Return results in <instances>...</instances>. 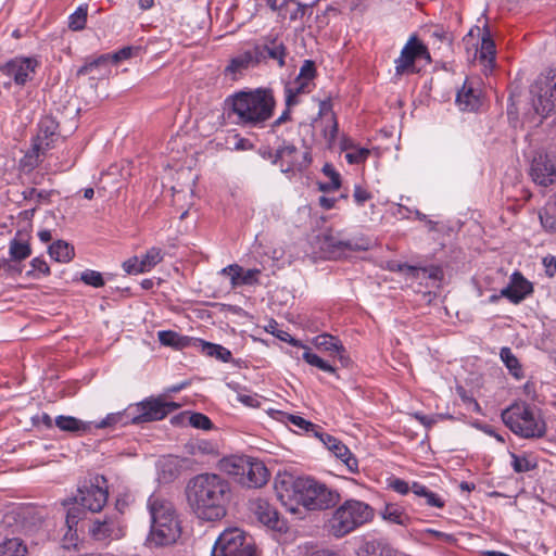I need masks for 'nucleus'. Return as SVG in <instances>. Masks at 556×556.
<instances>
[{
    "label": "nucleus",
    "instance_id": "obj_55",
    "mask_svg": "<svg viewBox=\"0 0 556 556\" xmlns=\"http://www.w3.org/2000/svg\"><path fill=\"white\" fill-rule=\"evenodd\" d=\"M135 48L132 47H125L117 52L110 54V62L112 63H118L123 60H127L134 55Z\"/></svg>",
    "mask_w": 556,
    "mask_h": 556
},
{
    "label": "nucleus",
    "instance_id": "obj_48",
    "mask_svg": "<svg viewBox=\"0 0 556 556\" xmlns=\"http://www.w3.org/2000/svg\"><path fill=\"white\" fill-rule=\"evenodd\" d=\"M328 122L329 125L323 129V135L328 146L331 147L337 139L339 127L334 114H331V118H328Z\"/></svg>",
    "mask_w": 556,
    "mask_h": 556
},
{
    "label": "nucleus",
    "instance_id": "obj_16",
    "mask_svg": "<svg viewBox=\"0 0 556 556\" xmlns=\"http://www.w3.org/2000/svg\"><path fill=\"white\" fill-rule=\"evenodd\" d=\"M249 509L258 522L271 530L281 531L285 527L279 513L274 505L265 498H254L249 503Z\"/></svg>",
    "mask_w": 556,
    "mask_h": 556
},
{
    "label": "nucleus",
    "instance_id": "obj_10",
    "mask_svg": "<svg viewBox=\"0 0 556 556\" xmlns=\"http://www.w3.org/2000/svg\"><path fill=\"white\" fill-rule=\"evenodd\" d=\"M532 105L535 113L543 118L556 110V76H540L531 86Z\"/></svg>",
    "mask_w": 556,
    "mask_h": 556
},
{
    "label": "nucleus",
    "instance_id": "obj_31",
    "mask_svg": "<svg viewBox=\"0 0 556 556\" xmlns=\"http://www.w3.org/2000/svg\"><path fill=\"white\" fill-rule=\"evenodd\" d=\"M194 345L197 346H201L202 348V351L207 355V356H212V357H215L222 362H229L231 359V352L219 345V344H214V343H210V342H205L203 340H200V339H195L194 340Z\"/></svg>",
    "mask_w": 556,
    "mask_h": 556
},
{
    "label": "nucleus",
    "instance_id": "obj_22",
    "mask_svg": "<svg viewBox=\"0 0 556 556\" xmlns=\"http://www.w3.org/2000/svg\"><path fill=\"white\" fill-rule=\"evenodd\" d=\"M220 274L230 278L232 289L241 286H253L258 282L260 269L253 268L244 270L238 264H231L220 270Z\"/></svg>",
    "mask_w": 556,
    "mask_h": 556
},
{
    "label": "nucleus",
    "instance_id": "obj_62",
    "mask_svg": "<svg viewBox=\"0 0 556 556\" xmlns=\"http://www.w3.org/2000/svg\"><path fill=\"white\" fill-rule=\"evenodd\" d=\"M426 503L429 505V506H433V507H437V508H443L444 505H445V502L434 492L432 491H429L427 494H426Z\"/></svg>",
    "mask_w": 556,
    "mask_h": 556
},
{
    "label": "nucleus",
    "instance_id": "obj_18",
    "mask_svg": "<svg viewBox=\"0 0 556 556\" xmlns=\"http://www.w3.org/2000/svg\"><path fill=\"white\" fill-rule=\"evenodd\" d=\"M533 292L532 283L527 280L520 271H515L510 276L507 287L501 290V295L513 304H519Z\"/></svg>",
    "mask_w": 556,
    "mask_h": 556
},
{
    "label": "nucleus",
    "instance_id": "obj_17",
    "mask_svg": "<svg viewBox=\"0 0 556 556\" xmlns=\"http://www.w3.org/2000/svg\"><path fill=\"white\" fill-rule=\"evenodd\" d=\"M258 64L267 60L276 61L279 67L286 65V58L288 55L287 47L278 38H266L262 45H256L253 48Z\"/></svg>",
    "mask_w": 556,
    "mask_h": 556
},
{
    "label": "nucleus",
    "instance_id": "obj_47",
    "mask_svg": "<svg viewBox=\"0 0 556 556\" xmlns=\"http://www.w3.org/2000/svg\"><path fill=\"white\" fill-rule=\"evenodd\" d=\"M286 418L288 421H290L293 426L298 427L299 429L301 430H304L306 432H314L316 437H319V431H318V427L314 424H312L311 421L300 417V416H296V415H291V414H287L286 415Z\"/></svg>",
    "mask_w": 556,
    "mask_h": 556
},
{
    "label": "nucleus",
    "instance_id": "obj_4",
    "mask_svg": "<svg viewBox=\"0 0 556 556\" xmlns=\"http://www.w3.org/2000/svg\"><path fill=\"white\" fill-rule=\"evenodd\" d=\"M151 516L150 540L157 546L176 543L181 528L174 504L160 494H152L148 500Z\"/></svg>",
    "mask_w": 556,
    "mask_h": 556
},
{
    "label": "nucleus",
    "instance_id": "obj_26",
    "mask_svg": "<svg viewBox=\"0 0 556 556\" xmlns=\"http://www.w3.org/2000/svg\"><path fill=\"white\" fill-rule=\"evenodd\" d=\"M313 344L317 350L327 352L331 356H339L341 361L343 359L345 349L337 337L329 333H321L313 339Z\"/></svg>",
    "mask_w": 556,
    "mask_h": 556
},
{
    "label": "nucleus",
    "instance_id": "obj_34",
    "mask_svg": "<svg viewBox=\"0 0 556 556\" xmlns=\"http://www.w3.org/2000/svg\"><path fill=\"white\" fill-rule=\"evenodd\" d=\"M500 357L507 367V369L509 370V372L515 378L520 379L523 377L521 364L519 363L518 358L514 355L510 348H502L500 352Z\"/></svg>",
    "mask_w": 556,
    "mask_h": 556
},
{
    "label": "nucleus",
    "instance_id": "obj_37",
    "mask_svg": "<svg viewBox=\"0 0 556 556\" xmlns=\"http://www.w3.org/2000/svg\"><path fill=\"white\" fill-rule=\"evenodd\" d=\"M249 457L242 456V457H231L226 458L222 463V468L231 476H235L237 478V481L239 482V478L241 475L244 473V467L248 462Z\"/></svg>",
    "mask_w": 556,
    "mask_h": 556
},
{
    "label": "nucleus",
    "instance_id": "obj_23",
    "mask_svg": "<svg viewBox=\"0 0 556 556\" xmlns=\"http://www.w3.org/2000/svg\"><path fill=\"white\" fill-rule=\"evenodd\" d=\"M320 249L329 256V257H339L341 254L348 250L355 251L359 250L362 247L358 244H354L351 241H345L339 238V236L334 235L332 231H326L321 235L320 239Z\"/></svg>",
    "mask_w": 556,
    "mask_h": 556
},
{
    "label": "nucleus",
    "instance_id": "obj_28",
    "mask_svg": "<svg viewBox=\"0 0 556 556\" xmlns=\"http://www.w3.org/2000/svg\"><path fill=\"white\" fill-rule=\"evenodd\" d=\"M312 90V84L300 80L298 78L294 81L286 86V104L288 109L298 103V97L303 93H308Z\"/></svg>",
    "mask_w": 556,
    "mask_h": 556
},
{
    "label": "nucleus",
    "instance_id": "obj_8",
    "mask_svg": "<svg viewBox=\"0 0 556 556\" xmlns=\"http://www.w3.org/2000/svg\"><path fill=\"white\" fill-rule=\"evenodd\" d=\"M425 60L426 63H431L430 52L426 45L416 36H412L403 47L400 56L394 61L395 76L402 77L418 73L416 63Z\"/></svg>",
    "mask_w": 556,
    "mask_h": 556
},
{
    "label": "nucleus",
    "instance_id": "obj_50",
    "mask_svg": "<svg viewBox=\"0 0 556 556\" xmlns=\"http://www.w3.org/2000/svg\"><path fill=\"white\" fill-rule=\"evenodd\" d=\"M81 280L89 286H92L94 288H100L104 286V279L101 275V273L96 270L87 269L81 274Z\"/></svg>",
    "mask_w": 556,
    "mask_h": 556
},
{
    "label": "nucleus",
    "instance_id": "obj_1",
    "mask_svg": "<svg viewBox=\"0 0 556 556\" xmlns=\"http://www.w3.org/2000/svg\"><path fill=\"white\" fill-rule=\"evenodd\" d=\"M188 506L193 515L207 522L222 520L231 500V485L217 473H200L191 478L186 486Z\"/></svg>",
    "mask_w": 556,
    "mask_h": 556
},
{
    "label": "nucleus",
    "instance_id": "obj_14",
    "mask_svg": "<svg viewBox=\"0 0 556 556\" xmlns=\"http://www.w3.org/2000/svg\"><path fill=\"white\" fill-rule=\"evenodd\" d=\"M38 65L35 58L15 56L0 65V72L11 77L15 85L23 87L33 80Z\"/></svg>",
    "mask_w": 556,
    "mask_h": 556
},
{
    "label": "nucleus",
    "instance_id": "obj_21",
    "mask_svg": "<svg viewBox=\"0 0 556 556\" xmlns=\"http://www.w3.org/2000/svg\"><path fill=\"white\" fill-rule=\"evenodd\" d=\"M59 123L52 116H43L38 125L37 143L34 149L37 154L45 153L52 147L54 137L58 136Z\"/></svg>",
    "mask_w": 556,
    "mask_h": 556
},
{
    "label": "nucleus",
    "instance_id": "obj_25",
    "mask_svg": "<svg viewBox=\"0 0 556 556\" xmlns=\"http://www.w3.org/2000/svg\"><path fill=\"white\" fill-rule=\"evenodd\" d=\"M480 93L481 91L473 87L472 81L466 79L457 92L456 104L462 111H476L481 104Z\"/></svg>",
    "mask_w": 556,
    "mask_h": 556
},
{
    "label": "nucleus",
    "instance_id": "obj_27",
    "mask_svg": "<svg viewBox=\"0 0 556 556\" xmlns=\"http://www.w3.org/2000/svg\"><path fill=\"white\" fill-rule=\"evenodd\" d=\"M110 63V54H103L99 58L87 62L85 65L78 68L77 76L90 75V78L98 79L103 77L108 72Z\"/></svg>",
    "mask_w": 556,
    "mask_h": 556
},
{
    "label": "nucleus",
    "instance_id": "obj_54",
    "mask_svg": "<svg viewBox=\"0 0 556 556\" xmlns=\"http://www.w3.org/2000/svg\"><path fill=\"white\" fill-rule=\"evenodd\" d=\"M539 218L542 227L552 233L556 232V217L548 214L546 211L540 212Z\"/></svg>",
    "mask_w": 556,
    "mask_h": 556
},
{
    "label": "nucleus",
    "instance_id": "obj_35",
    "mask_svg": "<svg viewBox=\"0 0 556 556\" xmlns=\"http://www.w3.org/2000/svg\"><path fill=\"white\" fill-rule=\"evenodd\" d=\"M27 548L18 538H12L0 543V556H26Z\"/></svg>",
    "mask_w": 556,
    "mask_h": 556
},
{
    "label": "nucleus",
    "instance_id": "obj_41",
    "mask_svg": "<svg viewBox=\"0 0 556 556\" xmlns=\"http://www.w3.org/2000/svg\"><path fill=\"white\" fill-rule=\"evenodd\" d=\"M87 15H88V5L83 4L79 5L76 11L71 14L70 21H68V27L72 30H83L86 27L87 23Z\"/></svg>",
    "mask_w": 556,
    "mask_h": 556
},
{
    "label": "nucleus",
    "instance_id": "obj_24",
    "mask_svg": "<svg viewBox=\"0 0 556 556\" xmlns=\"http://www.w3.org/2000/svg\"><path fill=\"white\" fill-rule=\"evenodd\" d=\"M319 438L326 447L331 451L337 458L341 459L346 465L351 472L358 471L357 459L341 441L328 433H320Z\"/></svg>",
    "mask_w": 556,
    "mask_h": 556
},
{
    "label": "nucleus",
    "instance_id": "obj_36",
    "mask_svg": "<svg viewBox=\"0 0 556 556\" xmlns=\"http://www.w3.org/2000/svg\"><path fill=\"white\" fill-rule=\"evenodd\" d=\"M80 507V505L75 503L72 507L67 509L66 513L65 523L67 527V532L65 534V538L70 535L71 540H73L74 536H76V527L78 525V521L83 519L84 516V511Z\"/></svg>",
    "mask_w": 556,
    "mask_h": 556
},
{
    "label": "nucleus",
    "instance_id": "obj_49",
    "mask_svg": "<svg viewBox=\"0 0 556 556\" xmlns=\"http://www.w3.org/2000/svg\"><path fill=\"white\" fill-rule=\"evenodd\" d=\"M316 75L315 63L311 60L304 61L303 65L300 68V73L298 75V79L307 81L313 85V79Z\"/></svg>",
    "mask_w": 556,
    "mask_h": 556
},
{
    "label": "nucleus",
    "instance_id": "obj_64",
    "mask_svg": "<svg viewBox=\"0 0 556 556\" xmlns=\"http://www.w3.org/2000/svg\"><path fill=\"white\" fill-rule=\"evenodd\" d=\"M410 491L418 495V496H422V497H426V494L430 491L429 489H427L425 485L418 483V482H414L412 484V489Z\"/></svg>",
    "mask_w": 556,
    "mask_h": 556
},
{
    "label": "nucleus",
    "instance_id": "obj_57",
    "mask_svg": "<svg viewBox=\"0 0 556 556\" xmlns=\"http://www.w3.org/2000/svg\"><path fill=\"white\" fill-rule=\"evenodd\" d=\"M353 198L358 205H363L366 201L371 199V194L363 187L355 186Z\"/></svg>",
    "mask_w": 556,
    "mask_h": 556
},
{
    "label": "nucleus",
    "instance_id": "obj_42",
    "mask_svg": "<svg viewBox=\"0 0 556 556\" xmlns=\"http://www.w3.org/2000/svg\"><path fill=\"white\" fill-rule=\"evenodd\" d=\"M163 261L162 250L160 248H151L144 255L140 257L143 271L151 270L154 266Z\"/></svg>",
    "mask_w": 556,
    "mask_h": 556
},
{
    "label": "nucleus",
    "instance_id": "obj_43",
    "mask_svg": "<svg viewBox=\"0 0 556 556\" xmlns=\"http://www.w3.org/2000/svg\"><path fill=\"white\" fill-rule=\"evenodd\" d=\"M495 52L496 51L494 41L491 39L489 34H484L479 50L480 60L491 64L494 62Z\"/></svg>",
    "mask_w": 556,
    "mask_h": 556
},
{
    "label": "nucleus",
    "instance_id": "obj_40",
    "mask_svg": "<svg viewBox=\"0 0 556 556\" xmlns=\"http://www.w3.org/2000/svg\"><path fill=\"white\" fill-rule=\"evenodd\" d=\"M131 416L132 410L131 407H129L125 412H119L115 414H109L98 425V428H105V427H112L116 426L118 424L121 425H127L131 422Z\"/></svg>",
    "mask_w": 556,
    "mask_h": 556
},
{
    "label": "nucleus",
    "instance_id": "obj_58",
    "mask_svg": "<svg viewBox=\"0 0 556 556\" xmlns=\"http://www.w3.org/2000/svg\"><path fill=\"white\" fill-rule=\"evenodd\" d=\"M24 199L31 200L37 199L38 202L42 200H47L49 197V192L46 191H38L35 188H29L23 192Z\"/></svg>",
    "mask_w": 556,
    "mask_h": 556
},
{
    "label": "nucleus",
    "instance_id": "obj_53",
    "mask_svg": "<svg viewBox=\"0 0 556 556\" xmlns=\"http://www.w3.org/2000/svg\"><path fill=\"white\" fill-rule=\"evenodd\" d=\"M123 268L127 274L137 275L144 273L141 266L140 257L134 256L123 263Z\"/></svg>",
    "mask_w": 556,
    "mask_h": 556
},
{
    "label": "nucleus",
    "instance_id": "obj_51",
    "mask_svg": "<svg viewBox=\"0 0 556 556\" xmlns=\"http://www.w3.org/2000/svg\"><path fill=\"white\" fill-rule=\"evenodd\" d=\"M189 424L193 428L203 429V430H208L213 427L211 419L201 413H193L189 417Z\"/></svg>",
    "mask_w": 556,
    "mask_h": 556
},
{
    "label": "nucleus",
    "instance_id": "obj_32",
    "mask_svg": "<svg viewBox=\"0 0 556 556\" xmlns=\"http://www.w3.org/2000/svg\"><path fill=\"white\" fill-rule=\"evenodd\" d=\"M342 150L346 151L345 159L350 164H361L365 162L370 153L366 148L355 147L349 139L342 141Z\"/></svg>",
    "mask_w": 556,
    "mask_h": 556
},
{
    "label": "nucleus",
    "instance_id": "obj_15",
    "mask_svg": "<svg viewBox=\"0 0 556 556\" xmlns=\"http://www.w3.org/2000/svg\"><path fill=\"white\" fill-rule=\"evenodd\" d=\"M89 534L94 541L109 543L125 535V527L117 514L105 516L103 520L96 519L89 527Z\"/></svg>",
    "mask_w": 556,
    "mask_h": 556
},
{
    "label": "nucleus",
    "instance_id": "obj_11",
    "mask_svg": "<svg viewBox=\"0 0 556 556\" xmlns=\"http://www.w3.org/2000/svg\"><path fill=\"white\" fill-rule=\"evenodd\" d=\"M311 161L307 150H299L294 144L286 141L275 151V165L279 166L285 174L303 172Z\"/></svg>",
    "mask_w": 556,
    "mask_h": 556
},
{
    "label": "nucleus",
    "instance_id": "obj_45",
    "mask_svg": "<svg viewBox=\"0 0 556 556\" xmlns=\"http://www.w3.org/2000/svg\"><path fill=\"white\" fill-rule=\"evenodd\" d=\"M323 173L330 178V182L321 185L320 190L331 191L340 188V174L333 168L332 165L325 164L323 167Z\"/></svg>",
    "mask_w": 556,
    "mask_h": 556
},
{
    "label": "nucleus",
    "instance_id": "obj_33",
    "mask_svg": "<svg viewBox=\"0 0 556 556\" xmlns=\"http://www.w3.org/2000/svg\"><path fill=\"white\" fill-rule=\"evenodd\" d=\"M49 254L56 262L66 263L74 257L75 253L74 248L70 243L58 240L49 247Z\"/></svg>",
    "mask_w": 556,
    "mask_h": 556
},
{
    "label": "nucleus",
    "instance_id": "obj_3",
    "mask_svg": "<svg viewBox=\"0 0 556 556\" xmlns=\"http://www.w3.org/2000/svg\"><path fill=\"white\" fill-rule=\"evenodd\" d=\"M226 102L237 116L236 123L243 127H262L273 116L276 105L274 93L268 88L238 91Z\"/></svg>",
    "mask_w": 556,
    "mask_h": 556
},
{
    "label": "nucleus",
    "instance_id": "obj_63",
    "mask_svg": "<svg viewBox=\"0 0 556 556\" xmlns=\"http://www.w3.org/2000/svg\"><path fill=\"white\" fill-rule=\"evenodd\" d=\"M331 114H333V112H332V103H331L330 99L320 101L319 115L323 117L328 116L329 118H331Z\"/></svg>",
    "mask_w": 556,
    "mask_h": 556
},
{
    "label": "nucleus",
    "instance_id": "obj_7",
    "mask_svg": "<svg viewBox=\"0 0 556 556\" xmlns=\"http://www.w3.org/2000/svg\"><path fill=\"white\" fill-rule=\"evenodd\" d=\"M108 485L104 476L96 475L88 482L78 488L74 501L83 508L91 511H100L108 502Z\"/></svg>",
    "mask_w": 556,
    "mask_h": 556
},
{
    "label": "nucleus",
    "instance_id": "obj_39",
    "mask_svg": "<svg viewBox=\"0 0 556 556\" xmlns=\"http://www.w3.org/2000/svg\"><path fill=\"white\" fill-rule=\"evenodd\" d=\"M9 252L13 261H23L30 256L31 249L27 241L14 238L10 241Z\"/></svg>",
    "mask_w": 556,
    "mask_h": 556
},
{
    "label": "nucleus",
    "instance_id": "obj_19",
    "mask_svg": "<svg viewBox=\"0 0 556 556\" xmlns=\"http://www.w3.org/2000/svg\"><path fill=\"white\" fill-rule=\"evenodd\" d=\"M268 478L266 466L261 460L249 457L239 483L248 488H261L267 483Z\"/></svg>",
    "mask_w": 556,
    "mask_h": 556
},
{
    "label": "nucleus",
    "instance_id": "obj_2",
    "mask_svg": "<svg viewBox=\"0 0 556 556\" xmlns=\"http://www.w3.org/2000/svg\"><path fill=\"white\" fill-rule=\"evenodd\" d=\"M275 490L281 504L293 514L299 511L300 505L308 510H325L337 506L341 500L337 490L308 477L282 478L275 482Z\"/></svg>",
    "mask_w": 556,
    "mask_h": 556
},
{
    "label": "nucleus",
    "instance_id": "obj_6",
    "mask_svg": "<svg viewBox=\"0 0 556 556\" xmlns=\"http://www.w3.org/2000/svg\"><path fill=\"white\" fill-rule=\"evenodd\" d=\"M502 420L515 434L525 439H539L546 433L545 421L526 402H515L504 409Z\"/></svg>",
    "mask_w": 556,
    "mask_h": 556
},
{
    "label": "nucleus",
    "instance_id": "obj_38",
    "mask_svg": "<svg viewBox=\"0 0 556 556\" xmlns=\"http://www.w3.org/2000/svg\"><path fill=\"white\" fill-rule=\"evenodd\" d=\"M55 426L67 432H84L87 430V426L79 419L72 416H58L55 418Z\"/></svg>",
    "mask_w": 556,
    "mask_h": 556
},
{
    "label": "nucleus",
    "instance_id": "obj_5",
    "mask_svg": "<svg viewBox=\"0 0 556 556\" xmlns=\"http://www.w3.org/2000/svg\"><path fill=\"white\" fill-rule=\"evenodd\" d=\"M374 508L358 500H346L339 505L326 522L329 534L337 539L344 538L359 527L372 520Z\"/></svg>",
    "mask_w": 556,
    "mask_h": 556
},
{
    "label": "nucleus",
    "instance_id": "obj_44",
    "mask_svg": "<svg viewBox=\"0 0 556 556\" xmlns=\"http://www.w3.org/2000/svg\"><path fill=\"white\" fill-rule=\"evenodd\" d=\"M302 358L309 365L319 368L323 371L334 374L336 369L328 362L324 361L317 354L311 352L308 348L305 349Z\"/></svg>",
    "mask_w": 556,
    "mask_h": 556
},
{
    "label": "nucleus",
    "instance_id": "obj_13",
    "mask_svg": "<svg viewBox=\"0 0 556 556\" xmlns=\"http://www.w3.org/2000/svg\"><path fill=\"white\" fill-rule=\"evenodd\" d=\"M529 175L534 184L542 187L556 184V157L544 151L535 152L530 162Z\"/></svg>",
    "mask_w": 556,
    "mask_h": 556
},
{
    "label": "nucleus",
    "instance_id": "obj_59",
    "mask_svg": "<svg viewBox=\"0 0 556 556\" xmlns=\"http://www.w3.org/2000/svg\"><path fill=\"white\" fill-rule=\"evenodd\" d=\"M413 416L426 428H431L437 422L438 418H442L441 415L427 416L421 413H415Z\"/></svg>",
    "mask_w": 556,
    "mask_h": 556
},
{
    "label": "nucleus",
    "instance_id": "obj_56",
    "mask_svg": "<svg viewBox=\"0 0 556 556\" xmlns=\"http://www.w3.org/2000/svg\"><path fill=\"white\" fill-rule=\"evenodd\" d=\"M389 486L402 495L407 494L412 489V486H409L406 481L399 478L391 479L389 482Z\"/></svg>",
    "mask_w": 556,
    "mask_h": 556
},
{
    "label": "nucleus",
    "instance_id": "obj_20",
    "mask_svg": "<svg viewBox=\"0 0 556 556\" xmlns=\"http://www.w3.org/2000/svg\"><path fill=\"white\" fill-rule=\"evenodd\" d=\"M256 65H258V61L254 50H247L231 58L224 73L226 76H230L232 80H237L249 68Z\"/></svg>",
    "mask_w": 556,
    "mask_h": 556
},
{
    "label": "nucleus",
    "instance_id": "obj_30",
    "mask_svg": "<svg viewBox=\"0 0 556 556\" xmlns=\"http://www.w3.org/2000/svg\"><path fill=\"white\" fill-rule=\"evenodd\" d=\"M511 457V467L515 472L523 473L538 468V459L532 454H516L510 453Z\"/></svg>",
    "mask_w": 556,
    "mask_h": 556
},
{
    "label": "nucleus",
    "instance_id": "obj_52",
    "mask_svg": "<svg viewBox=\"0 0 556 556\" xmlns=\"http://www.w3.org/2000/svg\"><path fill=\"white\" fill-rule=\"evenodd\" d=\"M159 341L166 346H179L180 334L172 330H163L157 333Z\"/></svg>",
    "mask_w": 556,
    "mask_h": 556
},
{
    "label": "nucleus",
    "instance_id": "obj_61",
    "mask_svg": "<svg viewBox=\"0 0 556 556\" xmlns=\"http://www.w3.org/2000/svg\"><path fill=\"white\" fill-rule=\"evenodd\" d=\"M30 265L35 271H39L42 275L50 274V268H49L48 264L46 263L45 260H42L40 257L33 258V261L30 262Z\"/></svg>",
    "mask_w": 556,
    "mask_h": 556
},
{
    "label": "nucleus",
    "instance_id": "obj_60",
    "mask_svg": "<svg viewBox=\"0 0 556 556\" xmlns=\"http://www.w3.org/2000/svg\"><path fill=\"white\" fill-rule=\"evenodd\" d=\"M542 263L545 267V273L548 277H553L556 275V256L547 255L543 257Z\"/></svg>",
    "mask_w": 556,
    "mask_h": 556
},
{
    "label": "nucleus",
    "instance_id": "obj_12",
    "mask_svg": "<svg viewBox=\"0 0 556 556\" xmlns=\"http://www.w3.org/2000/svg\"><path fill=\"white\" fill-rule=\"evenodd\" d=\"M179 404L162 399H149L131 406V424H143L164 419L169 413L178 409Z\"/></svg>",
    "mask_w": 556,
    "mask_h": 556
},
{
    "label": "nucleus",
    "instance_id": "obj_29",
    "mask_svg": "<svg viewBox=\"0 0 556 556\" xmlns=\"http://www.w3.org/2000/svg\"><path fill=\"white\" fill-rule=\"evenodd\" d=\"M381 515L384 520L395 525L407 526L410 522V517L405 513V509L397 504H387Z\"/></svg>",
    "mask_w": 556,
    "mask_h": 556
},
{
    "label": "nucleus",
    "instance_id": "obj_46",
    "mask_svg": "<svg viewBox=\"0 0 556 556\" xmlns=\"http://www.w3.org/2000/svg\"><path fill=\"white\" fill-rule=\"evenodd\" d=\"M387 544L382 541L374 540L364 544L361 549V556H383Z\"/></svg>",
    "mask_w": 556,
    "mask_h": 556
},
{
    "label": "nucleus",
    "instance_id": "obj_9",
    "mask_svg": "<svg viewBox=\"0 0 556 556\" xmlns=\"http://www.w3.org/2000/svg\"><path fill=\"white\" fill-rule=\"evenodd\" d=\"M212 556H254L252 543L247 541L245 533L239 528L225 530L218 536Z\"/></svg>",
    "mask_w": 556,
    "mask_h": 556
}]
</instances>
